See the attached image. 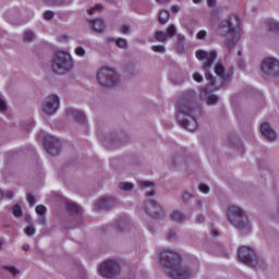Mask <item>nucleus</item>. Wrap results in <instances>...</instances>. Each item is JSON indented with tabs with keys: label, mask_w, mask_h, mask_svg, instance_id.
I'll use <instances>...</instances> for the list:
<instances>
[{
	"label": "nucleus",
	"mask_w": 279,
	"mask_h": 279,
	"mask_svg": "<svg viewBox=\"0 0 279 279\" xmlns=\"http://www.w3.org/2000/svg\"><path fill=\"white\" fill-rule=\"evenodd\" d=\"M202 117V109L197 106L189 104H180L177 108V121L187 130L189 132H195L197 130V118Z\"/></svg>",
	"instance_id": "nucleus-1"
},
{
	"label": "nucleus",
	"mask_w": 279,
	"mask_h": 279,
	"mask_svg": "<svg viewBox=\"0 0 279 279\" xmlns=\"http://www.w3.org/2000/svg\"><path fill=\"white\" fill-rule=\"evenodd\" d=\"M227 221L239 232H252V221L245 209L239 206H230L227 210Z\"/></svg>",
	"instance_id": "nucleus-2"
},
{
	"label": "nucleus",
	"mask_w": 279,
	"mask_h": 279,
	"mask_svg": "<svg viewBox=\"0 0 279 279\" xmlns=\"http://www.w3.org/2000/svg\"><path fill=\"white\" fill-rule=\"evenodd\" d=\"M239 260L255 269V271H263L267 267V262L260 255L256 254V251L250 246H240L238 250Z\"/></svg>",
	"instance_id": "nucleus-3"
},
{
	"label": "nucleus",
	"mask_w": 279,
	"mask_h": 279,
	"mask_svg": "<svg viewBox=\"0 0 279 279\" xmlns=\"http://www.w3.org/2000/svg\"><path fill=\"white\" fill-rule=\"evenodd\" d=\"M236 27H239V17L236 16L222 20L218 26L219 36H228V34L231 35V38H229L225 43L228 51H232V49L236 47V43H239V36L236 35Z\"/></svg>",
	"instance_id": "nucleus-4"
},
{
	"label": "nucleus",
	"mask_w": 279,
	"mask_h": 279,
	"mask_svg": "<svg viewBox=\"0 0 279 279\" xmlns=\"http://www.w3.org/2000/svg\"><path fill=\"white\" fill-rule=\"evenodd\" d=\"M96 82L101 88H114V86H119L121 78H119L117 70L104 66L96 72Z\"/></svg>",
	"instance_id": "nucleus-5"
},
{
	"label": "nucleus",
	"mask_w": 279,
	"mask_h": 279,
	"mask_svg": "<svg viewBox=\"0 0 279 279\" xmlns=\"http://www.w3.org/2000/svg\"><path fill=\"white\" fill-rule=\"evenodd\" d=\"M52 71L57 75H64L73 71V57L69 52L59 51L52 61Z\"/></svg>",
	"instance_id": "nucleus-6"
},
{
	"label": "nucleus",
	"mask_w": 279,
	"mask_h": 279,
	"mask_svg": "<svg viewBox=\"0 0 279 279\" xmlns=\"http://www.w3.org/2000/svg\"><path fill=\"white\" fill-rule=\"evenodd\" d=\"M98 274L101 278L119 279L121 278L123 270L121 269V264L116 259H107L99 264Z\"/></svg>",
	"instance_id": "nucleus-7"
},
{
	"label": "nucleus",
	"mask_w": 279,
	"mask_h": 279,
	"mask_svg": "<svg viewBox=\"0 0 279 279\" xmlns=\"http://www.w3.org/2000/svg\"><path fill=\"white\" fill-rule=\"evenodd\" d=\"M157 260L161 267L165 269H170V267L182 263V255L172 248H160L157 252Z\"/></svg>",
	"instance_id": "nucleus-8"
},
{
	"label": "nucleus",
	"mask_w": 279,
	"mask_h": 279,
	"mask_svg": "<svg viewBox=\"0 0 279 279\" xmlns=\"http://www.w3.org/2000/svg\"><path fill=\"white\" fill-rule=\"evenodd\" d=\"M215 73L217 75V78L211 75V78L207 80L211 84V86L215 87L216 90H219V88H222V86H227V84H230V82H232V72L226 71V66H223V64L217 63L215 65Z\"/></svg>",
	"instance_id": "nucleus-9"
},
{
	"label": "nucleus",
	"mask_w": 279,
	"mask_h": 279,
	"mask_svg": "<svg viewBox=\"0 0 279 279\" xmlns=\"http://www.w3.org/2000/svg\"><path fill=\"white\" fill-rule=\"evenodd\" d=\"M197 274L196 269L189 266H184L182 262L174 264L172 267L168 268V276L171 279H190Z\"/></svg>",
	"instance_id": "nucleus-10"
},
{
	"label": "nucleus",
	"mask_w": 279,
	"mask_h": 279,
	"mask_svg": "<svg viewBox=\"0 0 279 279\" xmlns=\"http://www.w3.org/2000/svg\"><path fill=\"white\" fill-rule=\"evenodd\" d=\"M197 60L203 62V71H205L206 80H213V74H210V66L217 59V51H205V50H197L195 53Z\"/></svg>",
	"instance_id": "nucleus-11"
},
{
	"label": "nucleus",
	"mask_w": 279,
	"mask_h": 279,
	"mask_svg": "<svg viewBox=\"0 0 279 279\" xmlns=\"http://www.w3.org/2000/svg\"><path fill=\"white\" fill-rule=\"evenodd\" d=\"M41 110L44 114H47L48 117H51L60 110V98L56 94H51L44 100V104L41 106Z\"/></svg>",
	"instance_id": "nucleus-12"
},
{
	"label": "nucleus",
	"mask_w": 279,
	"mask_h": 279,
	"mask_svg": "<svg viewBox=\"0 0 279 279\" xmlns=\"http://www.w3.org/2000/svg\"><path fill=\"white\" fill-rule=\"evenodd\" d=\"M262 73L269 77H276L279 75V61L276 58H266L262 62Z\"/></svg>",
	"instance_id": "nucleus-13"
},
{
	"label": "nucleus",
	"mask_w": 279,
	"mask_h": 279,
	"mask_svg": "<svg viewBox=\"0 0 279 279\" xmlns=\"http://www.w3.org/2000/svg\"><path fill=\"white\" fill-rule=\"evenodd\" d=\"M44 147L49 156H59L62 149V144L58 137L48 135L44 140Z\"/></svg>",
	"instance_id": "nucleus-14"
},
{
	"label": "nucleus",
	"mask_w": 279,
	"mask_h": 279,
	"mask_svg": "<svg viewBox=\"0 0 279 279\" xmlns=\"http://www.w3.org/2000/svg\"><path fill=\"white\" fill-rule=\"evenodd\" d=\"M119 206V199L114 196H101L94 204V210H111Z\"/></svg>",
	"instance_id": "nucleus-15"
},
{
	"label": "nucleus",
	"mask_w": 279,
	"mask_h": 279,
	"mask_svg": "<svg viewBox=\"0 0 279 279\" xmlns=\"http://www.w3.org/2000/svg\"><path fill=\"white\" fill-rule=\"evenodd\" d=\"M143 209L144 213H146V215H148V217H151L153 219H160V217H162L163 215L162 207L160 206V204H158V202L154 199L146 201Z\"/></svg>",
	"instance_id": "nucleus-16"
},
{
	"label": "nucleus",
	"mask_w": 279,
	"mask_h": 279,
	"mask_svg": "<svg viewBox=\"0 0 279 279\" xmlns=\"http://www.w3.org/2000/svg\"><path fill=\"white\" fill-rule=\"evenodd\" d=\"M125 143H128V137L125 136V134L121 132H114L105 137L104 145L106 147H119Z\"/></svg>",
	"instance_id": "nucleus-17"
},
{
	"label": "nucleus",
	"mask_w": 279,
	"mask_h": 279,
	"mask_svg": "<svg viewBox=\"0 0 279 279\" xmlns=\"http://www.w3.org/2000/svg\"><path fill=\"white\" fill-rule=\"evenodd\" d=\"M191 162H193V157H191L189 155V153H185V151L177 153L172 157L173 167H178L179 169H182L184 167H189V165H191Z\"/></svg>",
	"instance_id": "nucleus-18"
},
{
	"label": "nucleus",
	"mask_w": 279,
	"mask_h": 279,
	"mask_svg": "<svg viewBox=\"0 0 279 279\" xmlns=\"http://www.w3.org/2000/svg\"><path fill=\"white\" fill-rule=\"evenodd\" d=\"M65 210L76 219L75 228H82V208L72 202L65 203Z\"/></svg>",
	"instance_id": "nucleus-19"
},
{
	"label": "nucleus",
	"mask_w": 279,
	"mask_h": 279,
	"mask_svg": "<svg viewBox=\"0 0 279 279\" xmlns=\"http://www.w3.org/2000/svg\"><path fill=\"white\" fill-rule=\"evenodd\" d=\"M175 32H178L175 25L171 24L167 27L166 33L162 31H157L155 33V38L158 43H167L169 38H173V36H175Z\"/></svg>",
	"instance_id": "nucleus-20"
},
{
	"label": "nucleus",
	"mask_w": 279,
	"mask_h": 279,
	"mask_svg": "<svg viewBox=\"0 0 279 279\" xmlns=\"http://www.w3.org/2000/svg\"><path fill=\"white\" fill-rule=\"evenodd\" d=\"M65 114H66L68 119H71L72 121H75L76 123H81L82 125H84V123H86V116L84 114V112H82L77 109L68 108L65 110Z\"/></svg>",
	"instance_id": "nucleus-21"
},
{
	"label": "nucleus",
	"mask_w": 279,
	"mask_h": 279,
	"mask_svg": "<svg viewBox=\"0 0 279 279\" xmlns=\"http://www.w3.org/2000/svg\"><path fill=\"white\" fill-rule=\"evenodd\" d=\"M194 213H199L209 217L213 214V206L208 201H196L194 204Z\"/></svg>",
	"instance_id": "nucleus-22"
},
{
	"label": "nucleus",
	"mask_w": 279,
	"mask_h": 279,
	"mask_svg": "<svg viewBox=\"0 0 279 279\" xmlns=\"http://www.w3.org/2000/svg\"><path fill=\"white\" fill-rule=\"evenodd\" d=\"M260 132H262V135L264 136V138L269 141L270 143H274V141H276V138H278V134L276 133V131L274 129H271V125H269V123H267V122L262 123Z\"/></svg>",
	"instance_id": "nucleus-23"
},
{
	"label": "nucleus",
	"mask_w": 279,
	"mask_h": 279,
	"mask_svg": "<svg viewBox=\"0 0 279 279\" xmlns=\"http://www.w3.org/2000/svg\"><path fill=\"white\" fill-rule=\"evenodd\" d=\"M131 228H133V225L128 217H120L116 221L117 232H128Z\"/></svg>",
	"instance_id": "nucleus-24"
},
{
	"label": "nucleus",
	"mask_w": 279,
	"mask_h": 279,
	"mask_svg": "<svg viewBox=\"0 0 279 279\" xmlns=\"http://www.w3.org/2000/svg\"><path fill=\"white\" fill-rule=\"evenodd\" d=\"M87 23L97 34H104L106 31V22L102 19L88 20Z\"/></svg>",
	"instance_id": "nucleus-25"
},
{
	"label": "nucleus",
	"mask_w": 279,
	"mask_h": 279,
	"mask_svg": "<svg viewBox=\"0 0 279 279\" xmlns=\"http://www.w3.org/2000/svg\"><path fill=\"white\" fill-rule=\"evenodd\" d=\"M138 184H140V186H142V189H153V190L146 192L147 197H154V195H156V190L154 189V186H156V184L154 182L140 181Z\"/></svg>",
	"instance_id": "nucleus-26"
},
{
	"label": "nucleus",
	"mask_w": 279,
	"mask_h": 279,
	"mask_svg": "<svg viewBox=\"0 0 279 279\" xmlns=\"http://www.w3.org/2000/svg\"><path fill=\"white\" fill-rule=\"evenodd\" d=\"M170 219L175 221V223H184V221H186V216L181 211L174 210L170 214Z\"/></svg>",
	"instance_id": "nucleus-27"
},
{
	"label": "nucleus",
	"mask_w": 279,
	"mask_h": 279,
	"mask_svg": "<svg viewBox=\"0 0 279 279\" xmlns=\"http://www.w3.org/2000/svg\"><path fill=\"white\" fill-rule=\"evenodd\" d=\"M23 40L24 43H33V40H36V33L32 29L24 31Z\"/></svg>",
	"instance_id": "nucleus-28"
},
{
	"label": "nucleus",
	"mask_w": 279,
	"mask_h": 279,
	"mask_svg": "<svg viewBox=\"0 0 279 279\" xmlns=\"http://www.w3.org/2000/svg\"><path fill=\"white\" fill-rule=\"evenodd\" d=\"M118 189H120V191H125L126 193H130L134 191V184L132 182L122 181L118 184Z\"/></svg>",
	"instance_id": "nucleus-29"
},
{
	"label": "nucleus",
	"mask_w": 279,
	"mask_h": 279,
	"mask_svg": "<svg viewBox=\"0 0 279 279\" xmlns=\"http://www.w3.org/2000/svg\"><path fill=\"white\" fill-rule=\"evenodd\" d=\"M36 226L33 223H29L24 228V234H26V236H36Z\"/></svg>",
	"instance_id": "nucleus-30"
},
{
	"label": "nucleus",
	"mask_w": 279,
	"mask_h": 279,
	"mask_svg": "<svg viewBox=\"0 0 279 279\" xmlns=\"http://www.w3.org/2000/svg\"><path fill=\"white\" fill-rule=\"evenodd\" d=\"M169 16H170L169 11H160V13H159V23L161 25H165V23H168Z\"/></svg>",
	"instance_id": "nucleus-31"
},
{
	"label": "nucleus",
	"mask_w": 279,
	"mask_h": 279,
	"mask_svg": "<svg viewBox=\"0 0 279 279\" xmlns=\"http://www.w3.org/2000/svg\"><path fill=\"white\" fill-rule=\"evenodd\" d=\"M216 104H219V98L217 95L210 94L207 97V106H215Z\"/></svg>",
	"instance_id": "nucleus-32"
},
{
	"label": "nucleus",
	"mask_w": 279,
	"mask_h": 279,
	"mask_svg": "<svg viewBox=\"0 0 279 279\" xmlns=\"http://www.w3.org/2000/svg\"><path fill=\"white\" fill-rule=\"evenodd\" d=\"M116 45L117 47H119V49H128V40H125L124 38H118L116 40Z\"/></svg>",
	"instance_id": "nucleus-33"
},
{
	"label": "nucleus",
	"mask_w": 279,
	"mask_h": 279,
	"mask_svg": "<svg viewBox=\"0 0 279 279\" xmlns=\"http://www.w3.org/2000/svg\"><path fill=\"white\" fill-rule=\"evenodd\" d=\"M268 29H269V32H279V22L270 21L268 23Z\"/></svg>",
	"instance_id": "nucleus-34"
},
{
	"label": "nucleus",
	"mask_w": 279,
	"mask_h": 279,
	"mask_svg": "<svg viewBox=\"0 0 279 279\" xmlns=\"http://www.w3.org/2000/svg\"><path fill=\"white\" fill-rule=\"evenodd\" d=\"M151 51H154L155 53H165L167 49L165 48L163 45H154L151 46Z\"/></svg>",
	"instance_id": "nucleus-35"
},
{
	"label": "nucleus",
	"mask_w": 279,
	"mask_h": 279,
	"mask_svg": "<svg viewBox=\"0 0 279 279\" xmlns=\"http://www.w3.org/2000/svg\"><path fill=\"white\" fill-rule=\"evenodd\" d=\"M13 215H14V217H23V210L21 209V205H19V204H15L14 206H13Z\"/></svg>",
	"instance_id": "nucleus-36"
},
{
	"label": "nucleus",
	"mask_w": 279,
	"mask_h": 279,
	"mask_svg": "<svg viewBox=\"0 0 279 279\" xmlns=\"http://www.w3.org/2000/svg\"><path fill=\"white\" fill-rule=\"evenodd\" d=\"M35 213H37L39 215V217H43L46 215L47 213V207L43 206V205H37L35 207Z\"/></svg>",
	"instance_id": "nucleus-37"
},
{
	"label": "nucleus",
	"mask_w": 279,
	"mask_h": 279,
	"mask_svg": "<svg viewBox=\"0 0 279 279\" xmlns=\"http://www.w3.org/2000/svg\"><path fill=\"white\" fill-rule=\"evenodd\" d=\"M3 269L5 271H9V274H12L13 276H19L20 271L14 266H4Z\"/></svg>",
	"instance_id": "nucleus-38"
},
{
	"label": "nucleus",
	"mask_w": 279,
	"mask_h": 279,
	"mask_svg": "<svg viewBox=\"0 0 279 279\" xmlns=\"http://www.w3.org/2000/svg\"><path fill=\"white\" fill-rule=\"evenodd\" d=\"M74 53H76L80 58H84L86 56V50L84 47H76L74 50Z\"/></svg>",
	"instance_id": "nucleus-39"
},
{
	"label": "nucleus",
	"mask_w": 279,
	"mask_h": 279,
	"mask_svg": "<svg viewBox=\"0 0 279 279\" xmlns=\"http://www.w3.org/2000/svg\"><path fill=\"white\" fill-rule=\"evenodd\" d=\"M198 190L201 191V193H204L205 195H208V193H210V187H208V185L201 183L198 185Z\"/></svg>",
	"instance_id": "nucleus-40"
},
{
	"label": "nucleus",
	"mask_w": 279,
	"mask_h": 279,
	"mask_svg": "<svg viewBox=\"0 0 279 279\" xmlns=\"http://www.w3.org/2000/svg\"><path fill=\"white\" fill-rule=\"evenodd\" d=\"M190 199H193V193L184 192L182 195V201L184 202V204H187Z\"/></svg>",
	"instance_id": "nucleus-41"
},
{
	"label": "nucleus",
	"mask_w": 279,
	"mask_h": 279,
	"mask_svg": "<svg viewBox=\"0 0 279 279\" xmlns=\"http://www.w3.org/2000/svg\"><path fill=\"white\" fill-rule=\"evenodd\" d=\"M7 109V102H5V97L0 94V112H5Z\"/></svg>",
	"instance_id": "nucleus-42"
},
{
	"label": "nucleus",
	"mask_w": 279,
	"mask_h": 279,
	"mask_svg": "<svg viewBox=\"0 0 279 279\" xmlns=\"http://www.w3.org/2000/svg\"><path fill=\"white\" fill-rule=\"evenodd\" d=\"M195 214H196V223H205L207 216H205V214H199V213H195Z\"/></svg>",
	"instance_id": "nucleus-43"
},
{
	"label": "nucleus",
	"mask_w": 279,
	"mask_h": 279,
	"mask_svg": "<svg viewBox=\"0 0 279 279\" xmlns=\"http://www.w3.org/2000/svg\"><path fill=\"white\" fill-rule=\"evenodd\" d=\"M95 12H101V4H97L96 7H93L92 9L87 10V14L89 16L95 14Z\"/></svg>",
	"instance_id": "nucleus-44"
},
{
	"label": "nucleus",
	"mask_w": 279,
	"mask_h": 279,
	"mask_svg": "<svg viewBox=\"0 0 279 279\" xmlns=\"http://www.w3.org/2000/svg\"><path fill=\"white\" fill-rule=\"evenodd\" d=\"M167 240L178 241V233H175V231H169V233L167 234Z\"/></svg>",
	"instance_id": "nucleus-45"
},
{
	"label": "nucleus",
	"mask_w": 279,
	"mask_h": 279,
	"mask_svg": "<svg viewBox=\"0 0 279 279\" xmlns=\"http://www.w3.org/2000/svg\"><path fill=\"white\" fill-rule=\"evenodd\" d=\"M53 16H54L53 11H46V12L44 13V19H45V21H51V20L53 19Z\"/></svg>",
	"instance_id": "nucleus-46"
},
{
	"label": "nucleus",
	"mask_w": 279,
	"mask_h": 279,
	"mask_svg": "<svg viewBox=\"0 0 279 279\" xmlns=\"http://www.w3.org/2000/svg\"><path fill=\"white\" fill-rule=\"evenodd\" d=\"M26 199H27L29 206H34L36 204V197L32 194H27Z\"/></svg>",
	"instance_id": "nucleus-47"
},
{
	"label": "nucleus",
	"mask_w": 279,
	"mask_h": 279,
	"mask_svg": "<svg viewBox=\"0 0 279 279\" xmlns=\"http://www.w3.org/2000/svg\"><path fill=\"white\" fill-rule=\"evenodd\" d=\"M69 40H71V36L66 35V34L58 37L59 43H69Z\"/></svg>",
	"instance_id": "nucleus-48"
},
{
	"label": "nucleus",
	"mask_w": 279,
	"mask_h": 279,
	"mask_svg": "<svg viewBox=\"0 0 279 279\" xmlns=\"http://www.w3.org/2000/svg\"><path fill=\"white\" fill-rule=\"evenodd\" d=\"M193 80H194L195 82L201 83V82H204V76H202V74H199L198 72H196V73L193 74Z\"/></svg>",
	"instance_id": "nucleus-49"
},
{
	"label": "nucleus",
	"mask_w": 279,
	"mask_h": 279,
	"mask_svg": "<svg viewBox=\"0 0 279 279\" xmlns=\"http://www.w3.org/2000/svg\"><path fill=\"white\" fill-rule=\"evenodd\" d=\"M120 32H121V34H124V35L130 34V26L129 25H122L120 27Z\"/></svg>",
	"instance_id": "nucleus-50"
},
{
	"label": "nucleus",
	"mask_w": 279,
	"mask_h": 279,
	"mask_svg": "<svg viewBox=\"0 0 279 279\" xmlns=\"http://www.w3.org/2000/svg\"><path fill=\"white\" fill-rule=\"evenodd\" d=\"M198 40H204L206 38V31H199L196 35Z\"/></svg>",
	"instance_id": "nucleus-51"
},
{
	"label": "nucleus",
	"mask_w": 279,
	"mask_h": 279,
	"mask_svg": "<svg viewBox=\"0 0 279 279\" xmlns=\"http://www.w3.org/2000/svg\"><path fill=\"white\" fill-rule=\"evenodd\" d=\"M46 3H48V5H60V3H62V1L60 0H45Z\"/></svg>",
	"instance_id": "nucleus-52"
},
{
	"label": "nucleus",
	"mask_w": 279,
	"mask_h": 279,
	"mask_svg": "<svg viewBox=\"0 0 279 279\" xmlns=\"http://www.w3.org/2000/svg\"><path fill=\"white\" fill-rule=\"evenodd\" d=\"M38 223H39L40 226H45V225L47 223V220H46L45 216H40V217H39Z\"/></svg>",
	"instance_id": "nucleus-53"
},
{
	"label": "nucleus",
	"mask_w": 279,
	"mask_h": 279,
	"mask_svg": "<svg viewBox=\"0 0 279 279\" xmlns=\"http://www.w3.org/2000/svg\"><path fill=\"white\" fill-rule=\"evenodd\" d=\"M177 38H178L179 43H184L186 40V37H184V35H182V34H178Z\"/></svg>",
	"instance_id": "nucleus-54"
},
{
	"label": "nucleus",
	"mask_w": 279,
	"mask_h": 279,
	"mask_svg": "<svg viewBox=\"0 0 279 279\" xmlns=\"http://www.w3.org/2000/svg\"><path fill=\"white\" fill-rule=\"evenodd\" d=\"M4 196H7L8 199H12V198L14 197V192L8 191V192L4 194Z\"/></svg>",
	"instance_id": "nucleus-55"
},
{
	"label": "nucleus",
	"mask_w": 279,
	"mask_h": 279,
	"mask_svg": "<svg viewBox=\"0 0 279 279\" xmlns=\"http://www.w3.org/2000/svg\"><path fill=\"white\" fill-rule=\"evenodd\" d=\"M215 3H217V0H207V5L209 8H215Z\"/></svg>",
	"instance_id": "nucleus-56"
},
{
	"label": "nucleus",
	"mask_w": 279,
	"mask_h": 279,
	"mask_svg": "<svg viewBox=\"0 0 279 279\" xmlns=\"http://www.w3.org/2000/svg\"><path fill=\"white\" fill-rule=\"evenodd\" d=\"M159 5H165L169 0H155Z\"/></svg>",
	"instance_id": "nucleus-57"
},
{
	"label": "nucleus",
	"mask_w": 279,
	"mask_h": 279,
	"mask_svg": "<svg viewBox=\"0 0 279 279\" xmlns=\"http://www.w3.org/2000/svg\"><path fill=\"white\" fill-rule=\"evenodd\" d=\"M25 221H26V223H32V216L31 215H27L26 217H25Z\"/></svg>",
	"instance_id": "nucleus-58"
},
{
	"label": "nucleus",
	"mask_w": 279,
	"mask_h": 279,
	"mask_svg": "<svg viewBox=\"0 0 279 279\" xmlns=\"http://www.w3.org/2000/svg\"><path fill=\"white\" fill-rule=\"evenodd\" d=\"M172 12H174V13L180 12V7H178V5H172Z\"/></svg>",
	"instance_id": "nucleus-59"
},
{
	"label": "nucleus",
	"mask_w": 279,
	"mask_h": 279,
	"mask_svg": "<svg viewBox=\"0 0 279 279\" xmlns=\"http://www.w3.org/2000/svg\"><path fill=\"white\" fill-rule=\"evenodd\" d=\"M22 250H23L24 252H28V250H29V244H24V245L22 246Z\"/></svg>",
	"instance_id": "nucleus-60"
},
{
	"label": "nucleus",
	"mask_w": 279,
	"mask_h": 279,
	"mask_svg": "<svg viewBox=\"0 0 279 279\" xmlns=\"http://www.w3.org/2000/svg\"><path fill=\"white\" fill-rule=\"evenodd\" d=\"M114 41V38L112 37H106V43L107 44H110V43H113Z\"/></svg>",
	"instance_id": "nucleus-61"
},
{
	"label": "nucleus",
	"mask_w": 279,
	"mask_h": 279,
	"mask_svg": "<svg viewBox=\"0 0 279 279\" xmlns=\"http://www.w3.org/2000/svg\"><path fill=\"white\" fill-rule=\"evenodd\" d=\"M77 271H78V272H75V274H76V276H80V274H82V267H78V268H77Z\"/></svg>",
	"instance_id": "nucleus-62"
},
{
	"label": "nucleus",
	"mask_w": 279,
	"mask_h": 279,
	"mask_svg": "<svg viewBox=\"0 0 279 279\" xmlns=\"http://www.w3.org/2000/svg\"><path fill=\"white\" fill-rule=\"evenodd\" d=\"M202 1H204V0H193V2L196 3L197 5H199V3H202Z\"/></svg>",
	"instance_id": "nucleus-63"
},
{
	"label": "nucleus",
	"mask_w": 279,
	"mask_h": 279,
	"mask_svg": "<svg viewBox=\"0 0 279 279\" xmlns=\"http://www.w3.org/2000/svg\"><path fill=\"white\" fill-rule=\"evenodd\" d=\"M277 217L279 218V201L277 203Z\"/></svg>",
	"instance_id": "nucleus-64"
}]
</instances>
